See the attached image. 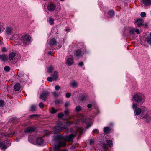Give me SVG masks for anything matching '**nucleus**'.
<instances>
[{
	"instance_id": "52",
	"label": "nucleus",
	"mask_w": 151,
	"mask_h": 151,
	"mask_svg": "<svg viewBox=\"0 0 151 151\" xmlns=\"http://www.w3.org/2000/svg\"><path fill=\"white\" fill-rule=\"evenodd\" d=\"M32 138H33V137L32 136H30L28 137V140H29V141L31 142H32V141L31 140H30L29 139H30Z\"/></svg>"
},
{
	"instance_id": "49",
	"label": "nucleus",
	"mask_w": 151,
	"mask_h": 151,
	"mask_svg": "<svg viewBox=\"0 0 151 151\" xmlns=\"http://www.w3.org/2000/svg\"><path fill=\"white\" fill-rule=\"evenodd\" d=\"M92 122H91L90 123H89L87 125V128H88L90 127H91L92 124Z\"/></svg>"
},
{
	"instance_id": "62",
	"label": "nucleus",
	"mask_w": 151,
	"mask_h": 151,
	"mask_svg": "<svg viewBox=\"0 0 151 151\" xmlns=\"http://www.w3.org/2000/svg\"><path fill=\"white\" fill-rule=\"evenodd\" d=\"M73 148H75V146H73Z\"/></svg>"
},
{
	"instance_id": "46",
	"label": "nucleus",
	"mask_w": 151,
	"mask_h": 151,
	"mask_svg": "<svg viewBox=\"0 0 151 151\" xmlns=\"http://www.w3.org/2000/svg\"><path fill=\"white\" fill-rule=\"evenodd\" d=\"M93 104V103L88 104L87 106V107L88 108H91L92 107Z\"/></svg>"
},
{
	"instance_id": "12",
	"label": "nucleus",
	"mask_w": 151,
	"mask_h": 151,
	"mask_svg": "<svg viewBox=\"0 0 151 151\" xmlns=\"http://www.w3.org/2000/svg\"><path fill=\"white\" fill-rule=\"evenodd\" d=\"M84 54L80 50H75L74 52V56L75 57H80Z\"/></svg>"
},
{
	"instance_id": "47",
	"label": "nucleus",
	"mask_w": 151,
	"mask_h": 151,
	"mask_svg": "<svg viewBox=\"0 0 151 151\" xmlns=\"http://www.w3.org/2000/svg\"><path fill=\"white\" fill-rule=\"evenodd\" d=\"M135 32H136L137 34L140 33L139 30L138 29H135Z\"/></svg>"
},
{
	"instance_id": "56",
	"label": "nucleus",
	"mask_w": 151,
	"mask_h": 151,
	"mask_svg": "<svg viewBox=\"0 0 151 151\" xmlns=\"http://www.w3.org/2000/svg\"><path fill=\"white\" fill-rule=\"evenodd\" d=\"M36 115H30V116L31 117H33V116H36Z\"/></svg>"
},
{
	"instance_id": "16",
	"label": "nucleus",
	"mask_w": 151,
	"mask_h": 151,
	"mask_svg": "<svg viewBox=\"0 0 151 151\" xmlns=\"http://www.w3.org/2000/svg\"><path fill=\"white\" fill-rule=\"evenodd\" d=\"M55 6L54 4H51L48 5L47 9L49 11H53L55 9Z\"/></svg>"
},
{
	"instance_id": "32",
	"label": "nucleus",
	"mask_w": 151,
	"mask_h": 151,
	"mask_svg": "<svg viewBox=\"0 0 151 151\" xmlns=\"http://www.w3.org/2000/svg\"><path fill=\"white\" fill-rule=\"evenodd\" d=\"M87 98L86 96L85 95H83L81 96V100L82 101H85Z\"/></svg>"
},
{
	"instance_id": "30",
	"label": "nucleus",
	"mask_w": 151,
	"mask_h": 151,
	"mask_svg": "<svg viewBox=\"0 0 151 151\" xmlns=\"http://www.w3.org/2000/svg\"><path fill=\"white\" fill-rule=\"evenodd\" d=\"M58 110H56L54 107H52L50 110V112L52 114L55 113L57 112Z\"/></svg>"
},
{
	"instance_id": "42",
	"label": "nucleus",
	"mask_w": 151,
	"mask_h": 151,
	"mask_svg": "<svg viewBox=\"0 0 151 151\" xmlns=\"http://www.w3.org/2000/svg\"><path fill=\"white\" fill-rule=\"evenodd\" d=\"M64 113L67 116H68L69 113V111L68 109H66L64 111Z\"/></svg>"
},
{
	"instance_id": "60",
	"label": "nucleus",
	"mask_w": 151,
	"mask_h": 151,
	"mask_svg": "<svg viewBox=\"0 0 151 151\" xmlns=\"http://www.w3.org/2000/svg\"><path fill=\"white\" fill-rule=\"evenodd\" d=\"M14 133H12V135H14Z\"/></svg>"
},
{
	"instance_id": "8",
	"label": "nucleus",
	"mask_w": 151,
	"mask_h": 151,
	"mask_svg": "<svg viewBox=\"0 0 151 151\" xmlns=\"http://www.w3.org/2000/svg\"><path fill=\"white\" fill-rule=\"evenodd\" d=\"M49 93L47 91H43L40 95V99L46 101L47 97L49 95Z\"/></svg>"
},
{
	"instance_id": "19",
	"label": "nucleus",
	"mask_w": 151,
	"mask_h": 151,
	"mask_svg": "<svg viewBox=\"0 0 151 151\" xmlns=\"http://www.w3.org/2000/svg\"><path fill=\"white\" fill-rule=\"evenodd\" d=\"M114 12L113 10H110L108 12V15L109 18H112L114 15Z\"/></svg>"
},
{
	"instance_id": "53",
	"label": "nucleus",
	"mask_w": 151,
	"mask_h": 151,
	"mask_svg": "<svg viewBox=\"0 0 151 151\" xmlns=\"http://www.w3.org/2000/svg\"><path fill=\"white\" fill-rule=\"evenodd\" d=\"M62 46V45L61 44H60L58 46V48H61V47Z\"/></svg>"
},
{
	"instance_id": "21",
	"label": "nucleus",
	"mask_w": 151,
	"mask_h": 151,
	"mask_svg": "<svg viewBox=\"0 0 151 151\" xmlns=\"http://www.w3.org/2000/svg\"><path fill=\"white\" fill-rule=\"evenodd\" d=\"M142 1L146 6H148L151 4V0H142Z\"/></svg>"
},
{
	"instance_id": "4",
	"label": "nucleus",
	"mask_w": 151,
	"mask_h": 151,
	"mask_svg": "<svg viewBox=\"0 0 151 151\" xmlns=\"http://www.w3.org/2000/svg\"><path fill=\"white\" fill-rule=\"evenodd\" d=\"M74 123H73L70 121H67L65 124V125L64 126L60 123L59 124L55 127L54 129V132L55 133H57L63 131L65 128V126L68 125H71Z\"/></svg>"
},
{
	"instance_id": "25",
	"label": "nucleus",
	"mask_w": 151,
	"mask_h": 151,
	"mask_svg": "<svg viewBox=\"0 0 151 151\" xmlns=\"http://www.w3.org/2000/svg\"><path fill=\"white\" fill-rule=\"evenodd\" d=\"M107 145L111 147L113 146L112 141L111 140H106Z\"/></svg>"
},
{
	"instance_id": "45",
	"label": "nucleus",
	"mask_w": 151,
	"mask_h": 151,
	"mask_svg": "<svg viewBox=\"0 0 151 151\" xmlns=\"http://www.w3.org/2000/svg\"><path fill=\"white\" fill-rule=\"evenodd\" d=\"M31 110L32 111H35V106L34 105H32L31 107Z\"/></svg>"
},
{
	"instance_id": "9",
	"label": "nucleus",
	"mask_w": 151,
	"mask_h": 151,
	"mask_svg": "<svg viewBox=\"0 0 151 151\" xmlns=\"http://www.w3.org/2000/svg\"><path fill=\"white\" fill-rule=\"evenodd\" d=\"M13 28L11 27L8 26L6 27L5 30V33L7 35H10L13 32Z\"/></svg>"
},
{
	"instance_id": "34",
	"label": "nucleus",
	"mask_w": 151,
	"mask_h": 151,
	"mask_svg": "<svg viewBox=\"0 0 151 151\" xmlns=\"http://www.w3.org/2000/svg\"><path fill=\"white\" fill-rule=\"evenodd\" d=\"M10 69L9 67L8 66H5L4 68V70L6 72L9 71L10 70Z\"/></svg>"
},
{
	"instance_id": "51",
	"label": "nucleus",
	"mask_w": 151,
	"mask_h": 151,
	"mask_svg": "<svg viewBox=\"0 0 151 151\" xmlns=\"http://www.w3.org/2000/svg\"><path fill=\"white\" fill-rule=\"evenodd\" d=\"M83 65V63L82 62H80L79 63V65L80 66H82Z\"/></svg>"
},
{
	"instance_id": "44",
	"label": "nucleus",
	"mask_w": 151,
	"mask_h": 151,
	"mask_svg": "<svg viewBox=\"0 0 151 151\" xmlns=\"http://www.w3.org/2000/svg\"><path fill=\"white\" fill-rule=\"evenodd\" d=\"M70 105V102H66L65 104V107H68Z\"/></svg>"
},
{
	"instance_id": "31",
	"label": "nucleus",
	"mask_w": 151,
	"mask_h": 151,
	"mask_svg": "<svg viewBox=\"0 0 151 151\" xmlns=\"http://www.w3.org/2000/svg\"><path fill=\"white\" fill-rule=\"evenodd\" d=\"M147 41L148 44L151 45V32L150 34V37L147 39Z\"/></svg>"
},
{
	"instance_id": "14",
	"label": "nucleus",
	"mask_w": 151,
	"mask_h": 151,
	"mask_svg": "<svg viewBox=\"0 0 151 151\" xmlns=\"http://www.w3.org/2000/svg\"><path fill=\"white\" fill-rule=\"evenodd\" d=\"M143 21L141 19H138L135 22V24L137 25V26L139 27L143 25Z\"/></svg>"
},
{
	"instance_id": "63",
	"label": "nucleus",
	"mask_w": 151,
	"mask_h": 151,
	"mask_svg": "<svg viewBox=\"0 0 151 151\" xmlns=\"http://www.w3.org/2000/svg\"><path fill=\"white\" fill-rule=\"evenodd\" d=\"M61 1H63L64 0H60Z\"/></svg>"
},
{
	"instance_id": "35",
	"label": "nucleus",
	"mask_w": 151,
	"mask_h": 151,
	"mask_svg": "<svg viewBox=\"0 0 151 151\" xmlns=\"http://www.w3.org/2000/svg\"><path fill=\"white\" fill-rule=\"evenodd\" d=\"M64 116V114L63 113H60L58 114V117L59 118H62Z\"/></svg>"
},
{
	"instance_id": "26",
	"label": "nucleus",
	"mask_w": 151,
	"mask_h": 151,
	"mask_svg": "<svg viewBox=\"0 0 151 151\" xmlns=\"http://www.w3.org/2000/svg\"><path fill=\"white\" fill-rule=\"evenodd\" d=\"M15 56V54L14 52L10 53L9 55V58L10 60H11Z\"/></svg>"
},
{
	"instance_id": "27",
	"label": "nucleus",
	"mask_w": 151,
	"mask_h": 151,
	"mask_svg": "<svg viewBox=\"0 0 151 151\" xmlns=\"http://www.w3.org/2000/svg\"><path fill=\"white\" fill-rule=\"evenodd\" d=\"M54 70V67L52 66H50L49 67L47 72L49 73H51Z\"/></svg>"
},
{
	"instance_id": "15",
	"label": "nucleus",
	"mask_w": 151,
	"mask_h": 151,
	"mask_svg": "<svg viewBox=\"0 0 151 151\" xmlns=\"http://www.w3.org/2000/svg\"><path fill=\"white\" fill-rule=\"evenodd\" d=\"M58 72L56 71H55L53 74L51 75L53 80H57L58 78Z\"/></svg>"
},
{
	"instance_id": "5",
	"label": "nucleus",
	"mask_w": 151,
	"mask_h": 151,
	"mask_svg": "<svg viewBox=\"0 0 151 151\" xmlns=\"http://www.w3.org/2000/svg\"><path fill=\"white\" fill-rule=\"evenodd\" d=\"M66 143L64 141H60L57 145H55L53 150V151H61L59 150V148L62 147H63L65 146Z\"/></svg>"
},
{
	"instance_id": "33",
	"label": "nucleus",
	"mask_w": 151,
	"mask_h": 151,
	"mask_svg": "<svg viewBox=\"0 0 151 151\" xmlns=\"http://www.w3.org/2000/svg\"><path fill=\"white\" fill-rule=\"evenodd\" d=\"M130 33L131 34H134L135 32V29L134 28H131L130 30Z\"/></svg>"
},
{
	"instance_id": "29",
	"label": "nucleus",
	"mask_w": 151,
	"mask_h": 151,
	"mask_svg": "<svg viewBox=\"0 0 151 151\" xmlns=\"http://www.w3.org/2000/svg\"><path fill=\"white\" fill-rule=\"evenodd\" d=\"M82 109L81 107L79 106H77L75 108L76 111L77 112L80 111Z\"/></svg>"
},
{
	"instance_id": "38",
	"label": "nucleus",
	"mask_w": 151,
	"mask_h": 151,
	"mask_svg": "<svg viewBox=\"0 0 151 151\" xmlns=\"http://www.w3.org/2000/svg\"><path fill=\"white\" fill-rule=\"evenodd\" d=\"M4 105V101L2 100H0V106L1 107Z\"/></svg>"
},
{
	"instance_id": "55",
	"label": "nucleus",
	"mask_w": 151,
	"mask_h": 151,
	"mask_svg": "<svg viewBox=\"0 0 151 151\" xmlns=\"http://www.w3.org/2000/svg\"><path fill=\"white\" fill-rule=\"evenodd\" d=\"M104 150L106 149H108V147H107V146L105 145V144H104Z\"/></svg>"
},
{
	"instance_id": "48",
	"label": "nucleus",
	"mask_w": 151,
	"mask_h": 151,
	"mask_svg": "<svg viewBox=\"0 0 151 151\" xmlns=\"http://www.w3.org/2000/svg\"><path fill=\"white\" fill-rule=\"evenodd\" d=\"M7 50L5 47H3L1 49V51L3 52H6Z\"/></svg>"
},
{
	"instance_id": "22",
	"label": "nucleus",
	"mask_w": 151,
	"mask_h": 151,
	"mask_svg": "<svg viewBox=\"0 0 151 151\" xmlns=\"http://www.w3.org/2000/svg\"><path fill=\"white\" fill-rule=\"evenodd\" d=\"M21 88L20 85L19 83H17L14 86V90L16 91L19 90Z\"/></svg>"
},
{
	"instance_id": "24",
	"label": "nucleus",
	"mask_w": 151,
	"mask_h": 151,
	"mask_svg": "<svg viewBox=\"0 0 151 151\" xmlns=\"http://www.w3.org/2000/svg\"><path fill=\"white\" fill-rule=\"evenodd\" d=\"M7 56L6 55H1L0 56V59L2 61H4L6 60Z\"/></svg>"
},
{
	"instance_id": "61",
	"label": "nucleus",
	"mask_w": 151,
	"mask_h": 151,
	"mask_svg": "<svg viewBox=\"0 0 151 151\" xmlns=\"http://www.w3.org/2000/svg\"><path fill=\"white\" fill-rule=\"evenodd\" d=\"M68 30H69V29H66V31H68Z\"/></svg>"
},
{
	"instance_id": "54",
	"label": "nucleus",
	"mask_w": 151,
	"mask_h": 151,
	"mask_svg": "<svg viewBox=\"0 0 151 151\" xmlns=\"http://www.w3.org/2000/svg\"><path fill=\"white\" fill-rule=\"evenodd\" d=\"M93 140H90V144H91L92 143H93Z\"/></svg>"
},
{
	"instance_id": "7",
	"label": "nucleus",
	"mask_w": 151,
	"mask_h": 151,
	"mask_svg": "<svg viewBox=\"0 0 151 151\" xmlns=\"http://www.w3.org/2000/svg\"><path fill=\"white\" fill-rule=\"evenodd\" d=\"M74 63L73 58L67 57L66 59L65 64L67 66H70L72 65Z\"/></svg>"
},
{
	"instance_id": "11",
	"label": "nucleus",
	"mask_w": 151,
	"mask_h": 151,
	"mask_svg": "<svg viewBox=\"0 0 151 151\" xmlns=\"http://www.w3.org/2000/svg\"><path fill=\"white\" fill-rule=\"evenodd\" d=\"M70 85L72 88H76L78 86V83L75 80H73L70 82Z\"/></svg>"
},
{
	"instance_id": "3",
	"label": "nucleus",
	"mask_w": 151,
	"mask_h": 151,
	"mask_svg": "<svg viewBox=\"0 0 151 151\" xmlns=\"http://www.w3.org/2000/svg\"><path fill=\"white\" fill-rule=\"evenodd\" d=\"M18 39L19 40L20 44L22 46H25L29 44L31 37L29 35H19Z\"/></svg>"
},
{
	"instance_id": "17",
	"label": "nucleus",
	"mask_w": 151,
	"mask_h": 151,
	"mask_svg": "<svg viewBox=\"0 0 151 151\" xmlns=\"http://www.w3.org/2000/svg\"><path fill=\"white\" fill-rule=\"evenodd\" d=\"M56 43L57 42L56 40L54 38L51 39L49 42V45L51 46L55 45Z\"/></svg>"
},
{
	"instance_id": "18",
	"label": "nucleus",
	"mask_w": 151,
	"mask_h": 151,
	"mask_svg": "<svg viewBox=\"0 0 151 151\" xmlns=\"http://www.w3.org/2000/svg\"><path fill=\"white\" fill-rule=\"evenodd\" d=\"M112 130V128L109 127H104V133L108 134L111 132Z\"/></svg>"
},
{
	"instance_id": "20",
	"label": "nucleus",
	"mask_w": 151,
	"mask_h": 151,
	"mask_svg": "<svg viewBox=\"0 0 151 151\" xmlns=\"http://www.w3.org/2000/svg\"><path fill=\"white\" fill-rule=\"evenodd\" d=\"M0 148L2 149L5 150L7 148L6 144L3 142H0Z\"/></svg>"
},
{
	"instance_id": "43",
	"label": "nucleus",
	"mask_w": 151,
	"mask_h": 151,
	"mask_svg": "<svg viewBox=\"0 0 151 151\" xmlns=\"http://www.w3.org/2000/svg\"><path fill=\"white\" fill-rule=\"evenodd\" d=\"M93 132L96 134H98L99 133V131L96 129H94L93 130Z\"/></svg>"
},
{
	"instance_id": "58",
	"label": "nucleus",
	"mask_w": 151,
	"mask_h": 151,
	"mask_svg": "<svg viewBox=\"0 0 151 151\" xmlns=\"http://www.w3.org/2000/svg\"><path fill=\"white\" fill-rule=\"evenodd\" d=\"M52 54V52H48V54L49 55H51Z\"/></svg>"
},
{
	"instance_id": "36",
	"label": "nucleus",
	"mask_w": 151,
	"mask_h": 151,
	"mask_svg": "<svg viewBox=\"0 0 151 151\" xmlns=\"http://www.w3.org/2000/svg\"><path fill=\"white\" fill-rule=\"evenodd\" d=\"M141 16L143 17H146V14L145 12H142L140 14Z\"/></svg>"
},
{
	"instance_id": "37",
	"label": "nucleus",
	"mask_w": 151,
	"mask_h": 151,
	"mask_svg": "<svg viewBox=\"0 0 151 151\" xmlns=\"http://www.w3.org/2000/svg\"><path fill=\"white\" fill-rule=\"evenodd\" d=\"M55 90H59L60 89V87L58 85H56L55 87Z\"/></svg>"
},
{
	"instance_id": "23",
	"label": "nucleus",
	"mask_w": 151,
	"mask_h": 151,
	"mask_svg": "<svg viewBox=\"0 0 151 151\" xmlns=\"http://www.w3.org/2000/svg\"><path fill=\"white\" fill-rule=\"evenodd\" d=\"M43 142V140L41 137H39L37 139L36 142L38 145L42 144Z\"/></svg>"
},
{
	"instance_id": "39",
	"label": "nucleus",
	"mask_w": 151,
	"mask_h": 151,
	"mask_svg": "<svg viewBox=\"0 0 151 151\" xmlns=\"http://www.w3.org/2000/svg\"><path fill=\"white\" fill-rule=\"evenodd\" d=\"M47 80L48 81H49L50 82H51L52 81V80H53L52 77H48L47 78Z\"/></svg>"
},
{
	"instance_id": "28",
	"label": "nucleus",
	"mask_w": 151,
	"mask_h": 151,
	"mask_svg": "<svg viewBox=\"0 0 151 151\" xmlns=\"http://www.w3.org/2000/svg\"><path fill=\"white\" fill-rule=\"evenodd\" d=\"M48 22L51 25H52L54 24V19L52 18H49Z\"/></svg>"
},
{
	"instance_id": "10",
	"label": "nucleus",
	"mask_w": 151,
	"mask_h": 151,
	"mask_svg": "<svg viewBox=\"0 0 151 151\" xmlns=\"http://www.w3.org/2000/svg\"><path fill=\"white\" fill-rule=\"evenodd\" d=\"M86 116L82 115H80L79 116V119H78V121L74 123L76 124H78L79 120H81L83 122H88L87 121V120H86Z\"/></svg>"
},
{
	"instance_id": "59",
	"label": "nucleus",
	"mask_w": 151,
	"mask_h": 151,
	"mask_svg": "<svg viewBox=\"0 0 151 151\" xmlns=\"http://www.w3.org/2000/svg\"><path fill=\"white\" fill-rule=\"evenodd\" d=\"M1 32V29L0 28V33Z\"/></svg>"
},
{
	"instance_id": "50",
	"label": "nucleus",
	"mask_w": 151,
	"mask_h": 151,
	"mask_svg": "<svg viewBox=\"0 0 151 151\" xmlns=\"http://www.w3.org/2000/svg\"><path fill=\"white\" fill-rule=\"evenodd\" d=\"M44 106V104L42 103H40L39 104V106L40 108H42V107Z\"/></svg>"
},
{
	"instance_id": "57",
	"label": "nucleus",
	"mask_w": 151,
	"mask_h": 151,
	"mask_svg": "<svg viewBox=\"0 0 151 151\" xmlns=\"http://www.w3.org/2000/svg\"><path fill=\"white\" fill-rule=\"evenodd\" d=\"M80 130H81V131H80V132L81 133H82V131L83 130H82V128H80Z\"/></svg>"
},
{
	"instance_id": "6",
	"label": "nucleus",
	"mask_w": 151,
	"mask_h": 151,
	"mask_svg": "<svg viewBox=\"0 0 151 151\" xmlns=\"http://www.w3.org/2000/svg\"><path fill=\"white\" fill-rule=\"evenodd\" d=\"M77 132H75L72 134L69 135L68 136H66L65 137V140L67 141L70 142L73 140V139L77 135Z\"/></svg>"
},
{
	"instance_id": "13",
	"label": "nucleus",
	"mask_w": 151,
	"mask_h": 151,
	"mask_svg": "<svg viewBox=\"0 0 151 151\" xmlns=\"http://www.w3.org/2000/svg\"><path fill=\"white\" fill-rule=\"evenodd\" d=\"M35 128L33 127H30L27 128L26 129L24 130L25 133H30L34 131Z\"/></svg>"
},
{
	"instance_id": "41",
	"label": "nucleus",
	"mask_w": 151,
	"mask_h": 151,
	"mask_svg": "<svg viewBox=\"0 0 151 151\" xmlns=\"http://www.w3.org/2000/svg\"><path fill=\"white\" fill-rule=\"evenodd\" d=\"M53 96L55 97H56L58 96V94L55 91H54L52 93Z\"/></svg>"
},
{
	"instance_id": "40",
	"label": "nucleus",
	"mask_w": 151,
	"mask_h": 151,
	"mask_svg": "<svg viewBox=\"0 0 151 151\" xmlns=\"http://www.w3.org/2000/svg\"><path fill=\"white\" fill-rule=\"evenodd\" d=\"M71 96V93H67L66 94V97L67 98H68L70 97Z\"/></svg>"
},
{
	"instance_id": "1",
	"label": "nucleus",
	"mask_w": 151,
	"mask_h": 151,
	"mask_svg": "<svg viewBox=\"0 0 151 151\" xmlns=\"http://www.w3.org/2000/svg\"><path fill=\"white\" fill-rule=\"evenodd\" d=\"M132 108L134 109V112L136 115L138 116L141 114L140 119L145 118L148 123L151 122V116L147 113L148 110L146 107L142 106L140 108H139L137 107V104L133 103L132 104Z\"/></svg>"
},
{
	"instance_id": "2",
	"label": "nucleus",
	"mask_w": 151,
	"mask_h": 151,
	"mask_svg": "<svg viewBox=\"0 0 151 151\" xmlns=\"http://www.w3.org/2000/svg\"><path fill=\"white\" fill-rule=\"evenodd\" d=\"M145 99L144 94L140 92H136L133 96L132 101L137 103L142 104L145 102Z\"/></svg>"
}]
</instances>
